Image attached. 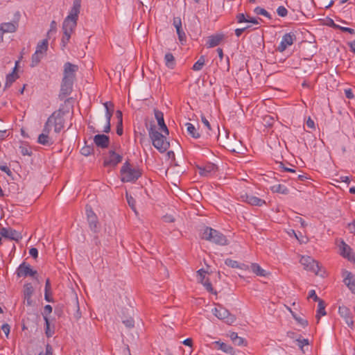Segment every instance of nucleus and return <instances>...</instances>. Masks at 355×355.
Segmentation results:
<instances>
[{
    "label": "nucleus",
    "mask_w": 355,
    "mask_h": 355,
    "mask_svg": "<svg viewBox=\"0 0 355 355\" xmlns=\"http://www.w3.org/2000/svg\"><path fill=\"white\" fill-rule=\"evenodd\" d=\"M225 263L232 268H241L243 269V266L240 265V263L235 260L231 259H227L225 261Z\"/></svg>",
    "instance_id": "obj_37"
},
{
    "label": "nucleus",
    "mask_w": 355,
    "mask_h": 355,
    "mask_svg": "<svg viewBox=\"0 0 355 355\" xmlns=\"http://www.w3.org/2000/svg\"><path fill=\"white\" fill-rule=\"evenodd\" d=\"M215 344L216 345H218L219 349L223 351L224 352L231 353L232 351V347L226 343L220 341H216L215 342Z\"/></svg>",
    "instance_id": "obj_36"
},
{
    "label": "nucleus",
    "mask_w": 355,
    "mask_h": 355,
    "mask_svg": "<svg viewBox=\"0 0 355 355\" xmlns=\"http://www.w3.org/2000/svg\"><path fill=\"white\" fill-rule=\"evenodd\" d=\"M245 31V28H236L235 30V35L236 37H239L242 33Z\"/></svg>",
    "instance_id": "obj_64"
},
{
    "label": "nucleus",
    "mask_w": 355,
    "mask_h": 355,
    "mask_svg": "<svg viewBox=\"0 0 355 355\" xmlns=\"http://www.w3.org/2000/svg\"><path fill=\"white\" fill-rule=\"evenodd\" d=\"M123 132V123H118L116 127V134L118 135H122Z\"/></svg>",
    "instance_id": "obj_62"
},
{
    "label": "nucleus",
    "mask_w": 355,
    "mask_h": 355,
    "mask_svg": "<svg viewBox=\"0 0 355 355\" xmlns=\"http://www.w3.org/2000/svg\"><path fill=\"white\" fill-rule=\"evenodd\" d=\"M296 342L297 343L298 347L303 350V347L309 345V341L307 339H297Z\"/></svg>",
    "instance_id": "obj_47"
},
{
    "label": "nucleus",
    "mask_w": 355,
    "mask_h": 355,
    "mask_svg": "<svg viewBox=\"0 0 355 355\" xmlns=\"http://www.w3.org/2000/svg\"><path fill=\"white\" fill-rule=\"evenodd\" d=\"M164 62L169 69H173L175 66V61L173 55L171 53H167L164 56Z\"/></svg>",
    "instance_id": "obj_30"
},
{
    "label": "nucleus",
    "mask_w": 355,
    "mask_h": 355,
    "mask_svg": "<svg viewBox=\"0 0 355 355\" xmlns=\"http://www.w3.org/2000/svg\"><path fill=\"white\" fill-rule=\"evenodd\" d=\"M211 313L219 320L225 321L231 324L236 320V317L231 314L229 311L223 306L218 304L211 309Z\"/></svg>",
    "instance_id": "obj_6"
},
{
    "label": "nucleus",
    "mask_w": 355,
    "mask_h": 355,
    "mask_svg": "<svg viewBox=\"0 0 355 355\" xmlns=\"http://www.w3.org/2000/svg\"><path fill=\"white\" fill-rule=\"evenodd\" d=\"M121 180L123 182H133L141 175L138 167H132L128 162L123 164L121 171Z\"/></svg>",
    "instance_id": "obj_5"
},
{
    "label": "nucleus",
    "mask_w": 355,
    "mask_h": 355,
    "mask_svg": "<svg viewBox=\"0 0 355 355\" xmlns=\"http://www.w3.org/2000/svg\"><path fill=\"white\" fill-rule=\"evenodd\" d=\"M116 116L118 119V123H123V114L121 111L117 110L116 112Z\"/></svg>",
    "instance_id": "obj_61"
},
{
    "label": "nucleus",
    "mask_w": 355,
    "mask_h": 355,
    "mask_svg": "<svg viewBox=\"0 0 355 355\" xmlns=\"http://www.w3.org/2000/svg\"><path fill=\"white\" fill-rule=\"evenodd\" d=\"M122 155L114 150H110L104 158L103 164L107 167H114L122 161Z\"/></svg>",
    "instance_id": "obj_9"
},
{
    "label": "nucleus",
    "mask_w": 355,
    "mask_h": 355,
    "mask_svg": "<svg viewBox=\"0 0 355 355\" xmlns=\"http://www.w3.org/2000/svg\"><path fill=\"white\" fill-rule=\"evenodd\" d=\"M37 273V270H34L29 263L25 261L22 262L15 270V275L19 278H26L27 277L35 278Z\"/></svg>",
    "instance_id": "obj_7"
},
{
    "label": "nucleus",
    "mask_w": 355,
    "mask_h": 355,
    "mask_svg": "<svg viewBox=\"0 0 355 355\" xmlns=\"http://www.w3.org/2000/svg\"><path fill=\"white\" fill-rule=\"evenodd\" d=\"M154 114L155 117L157 121V124L159 126L160 130L162 131L166 135H168L169 134V132L164 122L163 112L159 110H155Z\"/></svg>",
    "instance_id": "obj_17"
},
{
    "label": "nucleus",
    "mask_w": 355,
    "mask_h": 355,
    "mask_svg": "<svg viewBox=\"0 0 355 355\" xmlns=\"http://www.w3.org/2000/svg\"><path fill=\"white\" fill-rule=\"evenodd\" d=\"M340 254L342 257L350 261H355V254L352 248L344 241H341L339 245Z\"/></svg>",
    "instance_id": "obj_16"
},
{
    "label": "nucleus",
    "mask_w": 355,
    "mask_h": 355,
    "mask_svg": "<svg viewBox=\"0 0 355 355\" xmlns=\"http://www.w3.org/2000/svg\"><path fill=\"white\" fill-rule=\"evenodd\" d=\"M18 64H19V61H16L15 66L13 68L12 71L6 76V83H5L6 87H9L17 78V76L16 74V70H17Z\"/></svg>",
    "instance_id": "obj_25"
},
{
    "label": "nucleus",
    "mask_w": 355,
    "mask_h": 355,
    "mask_svg": "<svg viewBox=\"0 0 355 355\" xmlns=\"http://www.w3.org/2000/svg\"><path fill=\"white\" fill-rule=\"evenodd\" d=\"M53 128L55 134H58L64 128V119L60 113L54 112L47 119L42 133L46 135H51V132Z\"/></svg>",
    "instance_id": "obj_2"
},
{
    "label": "nucleus",
    "mask_w": 355,
    "mask_h": 355,
    "mask_svg": "<svg viewBox=\"0 0 355 355\" xmlns=\"http://www.w3.org/2000/svg\"><path fill=\"white\" fill-rule=\"evenodd\" d=\"M182 343L184 345H187V346H189V347H191L192 346V343H193V340L191 338H188L185 340H183Z\"/></svg>",
    "instance_id": "obj_63"
},
{
    "label": "nucleus",
    "mask_w": 355,
    "mask_h": 355,
    "mask_svg": "<svg viewBox=\"0 0 355 355\" xmlns=\"http://www.w3.org/2000/svg\"><path fill=\"white\" fill-rule=\"evenodd\" d=\"M3 237L8 238L12 240H18L20 238L19 233L11 228L3 227L0 231Z\"/></svg>",
    "instance_id": "obj_22"
},
{
    "label": "nucleus",
    "mask_w": 355,
    "mask_h": 355,
    "mask_svg": "<svg viewBox=\"0 0 355 355\" xmlns=\"http://www.w3.org/2000/svg\"><path fill=\"white\" fill-rule=\"evenodd\" d=\"M318 304V309H317V313H316V318L318 319V322L320 320V318L321 316H324L327 314L325 311V304L324 301L320 300Z\"/></svg>",
    "instance_id": "obj_32"
},
{
    "label": "nucleus",
    "mask_w": 355,
    "mask_h": 355,
    "mask_svg": "<svg viewBox=\"0 0 355 355\" xmlns=\"http://www.w3.org/2000/svg\"><path fill=\"white\" fill-rule=\"evenodd\" d=\"M123 323L128 328H132L135 325V321L132 318L123 320Z\"/></svg>",
    "instance_id": "obj_50"
},
{
    "label": "nucleus",
    "mask_w": 355,
    "mask_h": 355,
    "mask_svg": "<svg viewBox=\"0 0 355 355\" xmlns=\"http://www.w3.org/2000/svg\"><path fill=\"white\" fill-rule=\"evenodd\" d=\"M78 70V67L71 62H66L64 64L63 80L74 82L76 73Z\"/></svg>",
    "instance_id": "obj_11"
},
{
    "label": "nucleus",
    "mask_w": 355,
    "mask_h": 355,
    "mask_svg": "<svg viewBox=\"0 0 355 355\" xmlns=\"http://www.w3.org/2000/svg\"><path fill=\"white\" fill-rule=\"evenodd\" d=\"M73 82L69 80H62L61 92L64 95H69L72 91Z\"/></svg>",
    "instance_id": "obj_26"
},
{
    "label": "nucleus",
    "mask_w": 355,
    "mask_h": 355,
    "mask_svg": "<svg viewBox=\"0 0 355 355\" xmlns=\"http://www.w3.org/2000/svg\"><path fill=\"white\" fill-rule=\"evenodd\" d=\"M201 122L203 124L204 128H206L207 134L209 135H211V134L210 132L211 131V124L209 122V121L205 118V116H201Z\"/></svg>",
    "instance_id": "obj_39"
},
{
    "label": "nucleus",
    "mask_w": 355,
    "mask_h": 355,
    "mask_svg": "<svg viewBox=\"0 0 355 355\" xmlns=\"http://www.w3.org/2000/svg\"><path fill=\"white\" fill-rule=\"evenodd\" d=\"M306 124L308 128L311 129H315V123L313 119H311V117H309L306 120Z\"/></svg>",
    "instance_id": "obj_58"
},
{
    "label": "nucleus",
    "mask_w": 355,
    "mask_h": 355,
    "mask_svg": "<svg viewBox=\"0 0 355 355\" xmlns=\"http://www.w3.org/2000/svg\"><path fill=\"white\" fill-rule=\"evenodd\" d=\"M254 12L257 15H263L269 19H271L272 18L270 13H269L266 9L261 8L259 6L256 7L254 10Z\"/></svg>",
    "instance_id": "obj_35"
},
{
    "label": "nucleus",
    "mask_w": 355,
    "mask_h": 355,
    "mask_svg": "<svg viewBox=\"0 0 355 355\" xmlns=\"http://www.w3.org/2000/svg\"><path fill=\"white\" fill-rule=\"evenodd\" d=\"M86 214L91 230L96 232L98 220L95 213L92 211L91 208H87Z\"/></svg>",
    "instance_id": "obj_19"
},
{
    "label": "nucleus",
    "mask_w": 355,
    "mask_h": 355,
    "mask_svg": "<svg viewBox=\"0 0 355 355\" xmlns=\"http://www.w3.org/2000/svg\"><path fill=\"white\" fill-rule=\"evenodd\" d=\"M94 142L97 147L105 148L110 143V138L105 135H96L94 137Z\"/></svg>",
    "instance_id": "obj_20"
},
{
    "label": "nucleus",
    "mask_w": 355,
    "mask_h": 355,
    "mask_svg": "<svg viewBox=\"0 0 355 355\" xmlns=\"http://www.w3.org/2000/svg\"><path fill=\"white\" fill-rule=\"evenodd\" d=\"M20 153L24 156L31 155V151L30 149L25 146H20Z\"/></svg>",
    "instance_id": "obj_55"
},
{
    "label": "nucleus",
    "mask_w": 355,
    "mask_h": 355,
    "mask_svg": "<svg viewBox=\"0 0 355 355\" xmlns=\"http://www.w3.org/2000/svg\"><path fill=\"white\" fill-rule=\"evenodd\" d=\"M34 292V288L31 283H26L23 288V295L24 300L26 302L28 306L32 304V295Z\"/></svg>",
    "instance_id": "obj_18"
},
{
    "label": "nucleus",
    "mask_w": 355,
    "mask_h": 355,
    "mask_svg": "<svg viewBox=\"0 0 355 355\" xmlns=\"http://www.w3.org/2000/svg\"><path fill=\"white\" fill-rule=\"evenodd\" d=\"M201 284L205 286L206 290L210 293H212L214 289L212 287V285L211 282L209 281V279H206L205 281L201 280Z\"/></svg>",
    "instance_id": "obj_44"
},
{
    "label": "nucleus",
    "mask_w": 355,
    "mask_h": 355,
    "mask_svg": "<svg viewBox=\"0 0 355 355\" xmlns=\"http://www.w3.org/2000/svg\"><path fill=\"white\" fill-rule=\"evenodd\" d=\"M251 270L259 277H267L269 273L263 269L258 263H253L250 266Z\"/></svg>",
    "instance_id": "obj_27"
},
{
    "label": "nucleus",
    "mask_w": 355,
    "mask_h": 355,
    "mask_svg": "<svg viewBox=\"0 0 355 355\" xmlns=\"http://www.w3.org/2000/svg\"><path fill=\"white\" fill-rule=\"evenodd\" d=\"M205 63V58L204 55H201L200 58L194 63L192 67V69L195 71H200Z\"/></svg>",
    "instance_id": "obj_34"
},
{
    "label": "nucleus",
    "mask_w": 355,
    "mask_h": 355,
    "mask_svg": "<svg viewBox=\"0 0 355 355\" xmlns=\"http://www.w3.org/2000/svg\"><path fill=\"white\" fill-rule=\"evenodd\" d=\"M18 21L15 20L11 22H4L0 24V31L3 33H14L18 27Z\"/></svg>",
    "instance_id": "obj_21"
},
{
    "label": "nucleus",
    "mask_w": 355,
    "mask_h": 355,
    "mask_svg": "<svg viewBox=\"0 0 355 355\" xmlns=\"http://www.w3.org/2000/svg\"><path fill=\"white\" fill-rule=\"evenodd\" d=\"M214 165L208 166L203 168H200V173L202 175L207 176V175H208V174H209L214 170Z\"/></svg>",
    "instance_id": "obj_41"
},
{
    "label": "nucleus",
    "mask_w": 355,
    "mask_h": 355,
    "mask_svg": "<svg viewBox=\"0 0 355 355\" xmlns=\"http://www.w3.org/2000/svg\"><path fill=\"white\" fill-rule=\"evenodd\" d=\"M103 105L105 109V116L106 119V124L104 126L103 132L108 133L110 131V121L113 114L114 105L112 103L107 101L103 103Z\"/></svg>",
    "instance_id": "obj_14"
},
{
    "label": "nucleus",
    "mask_w": 355,
    "mask_h": 355,
    "mask_svg": "<svg viewBox=\"0 0 355 355\" xmlns=\"http://www.w3.org/2000/svg\"><path fill=\"white\" fill-rule=\"evenodd\" d=\"M44 55L39 54L37 52H35L32 55L31 59V67L36 66L42 60Z\"/></svg>",
    "instance_id": "obj_38"
},
{
    "label": "nucleus",
    "mask_w": 355,
    "mask_h": 355,
    "mask_svg": "<svg viewBox=\"0 0 355 355\" xmlns=\"http://www.w3.org/2000/svg\"><path fill=\"white\" fill-rule=\"evenodd\" d=\"M206 274H207V271L205 270L204 269H200L197 271V276H198V278L199 279V282L201 283V280L202 279L203 281H205L206 279H205V276H206Z\"/></svg>",
    "instance_id": "obj_46"
},
{
    "label": "nucleus",
    "mask_w": 355,
    "mask_h": 355,
    "mask_svg": "<svg viewBox=\"0 0 355 355\" xmlns=\"http://www.w3.org/2000/svg\"><path fill=\"white\" fill-rule=\"evenodd\" d=\"M81 7V0H73V6L71 8L68 15L64 18L62 23L63 36L61 40V46L65 47L69 43L72 33L76 26L78 15Z\"/></svg>",
    "instance_id": "obj_1"
},
{
    "label": "nucleus",
    "mask_w": 355,
    "mask_h": 355,
    "mask_svg": "<svg viewBox=\"0 0 355 355\" xmlns=\"http://www.w3.org/2000/svg\"><path fill=\"white\" fill-rule=\"evenodd\" d=\"M344 92H345V96L347 98L352 99V98H354V95L353 94V92H352V89H350V88L345 89Z\"/></svg>",
    "instance_id": "obj_56"
},
{
    "label": "nucleus",
    "mask_w": 355,
    "mask_h": 355,
    "mask_svg": "<svg viewBox=\"0 0 355 355\" xmlns=\"http://www.w3.org/2000/svg\"><path fill=\"white\" fill-rule=\"evenodd\" d=\"M240 200L241 202H246L252 206L262 207L266 204L264 200L248 193L241 194Z\"/></svg>",
    "instance_id": "obj_12"
},
{
    "label": "nucleus",
    "mask_w": 355,
    "mask_h": 355,
    "mask_svg": "<svg viewBox=\"0 0 355 355\" xmlns=\"http://www.w3.org/2000/svg\"><path fill=\"white\" fill-rule=\"evenodd\" d=\"M185 125L187 127V132L193 138L198 139V138H199L200 137L199 132H198V130H196V128H195V126L192 123H187Z\"/></svg>",
    "instance_id": "obj_31"
},
{
    "label": "nucleus",
    "mask_w": 355,
    "mask_h": 355,
    "mask_svg": "<svg viewBox=\"0 0 355 355\" xmlns=\"http://www.w3.org/2000/svg\"><path fill=\"white\" fill-rule=\"evenodd\" d=\"M0 170L4 173H6L8 175H11L12 172L10 168L7 166L6 163H0Z\"/></svg>",
    "instance_id": "obj_45"
},
{
    "label": "nucleus",
    "mask_w": 355,
    "mask_h": 355,
    "mask_svg": "<svg viewBox=\"0 0 355 355\" xmlns=\"http://www.w3.org/2000/svg\"><path fill=\"white\" fill-rule=\"evenodd\" d=\"M176 32H177L180 42L182 44H183V42H186L187 37H186V34H185L184 31H183V29L182 28H180L176 30Z\"/></svg>",
    "instance_id": "obj_42"
},
{
    "label": "nucleus",
    "mask_w": 355,
    "mask_h": 355,
    "mask_svg": "<svg viewBox=\"0 0 355 355\" xmlns=\"http://www.w3.org/2000/svg\"><path fill=\"white\" fill-rule=\"evenodd\" d=\"M296 40V35L293 32H289L282 36V40L277 46V51L284 52L288 46H291Z\"/></svg>",
    "instance_id": "obj_10"
},
{
    "label": "nucleus",
    "mask_w": 355,
    "mask_h": 355,
    "mask_svg": "<svg viewBox=\"0 0 355 355\" xmlns=\"http://www.w3.org/2000/svg\"><path fill=\"white\" fill-rule=\"evenodd\" d=\"M202 238L219 245H226L229 243L223 234L211 227H207L203 230Z\"/></svg>",
    "instance_id": "obj_4"
},
{
    "label": "nucleus",
    "mask_w": 355,
    "mask_h": 355,
    "mask_svg": "<svg viewBox=\"0 0 355 355\" xmlns=\"http://www.w3.org/2000/svg\"><path fill=\"white\" fill-rule=\"evenodd\" d=\"M300 263L304 266L306 270L312 272L315 275L319 274L320 266L318 261L311 257L303 255L300 259Z\"/></svg>",
    "instance_id": "obj_8"
},
{
    "label": "nucleus",
    "mask_w": 355,
    "mask_h": 355,
    "mask_svg": "<svg viewBox=\"0 0 355 355\" xmlns=\"http://www.w3.org/2000/svg\"><path fill=\"white\" fill-rule=\"evenodd\" d=\"M237 22L241 24L243 22H247L248 18L245 17L243 13H239L236 15Z\"/></svg>",
    "instance_id": "obj_53"
},
{
    "label": "nucleus",
    "mask_w": 355,
    "mask_h": 355,
    "mask_svg": "<svg viewBox=\"0 0 355 355\" xmlns=\"http://www.w3.org/2000/svg\"><path fill=\"white\" fill-rule=\"evenodd\" d=\"M29 254L33 258H37L38 256V250L35 248H32L29 250Z\"/></svg>",
    "instance_id": "obj_59"
},
{
    "label": "nucleus",
    "mask_w": 355,
    "mask_h": 355,
    "mask_svg": "<svg viewBox=\"0 0 355 355\" xmlns=\"http://www.w3.org/2000/svg\"><path fill=\"white\" fill-rule=\"evenodd\" d=\"M44 321H45V333H46V335L47 337H51L53 334H54V331L51 330L50 329V323H49V318L46 316H44Z\"/></svg>",
    "instance_id": "obj_40"
},
{
    "label": "nucleus",
    "mask_w": 355,
    "mask_h": 355,
    "mask_svg": "<svg viewBox=\"0 0 355 355\" xmlns=\"http://www.w3.org/2000/svg\"><path fill=\"white\" fill-rule=\"evenodd\" d=\"M38 355H53L52 347L49 344H47L46 345L45 352H42L39 353Z\"/></svg>",
    "instance_id": "obj_48"
},
{
    "label": "nucleus",
    "mask_w": 355,
    "mask_h": 355,
    "mask_svg": "<svg viewBox=\"0 0 355 355\" xmlns=\"http://www.w3.org/2000/svg\"><path fill=\"white\" fill-rule=\"evenodd\" d=\"M270 191L272 193H277L281 194H288V188L282 184H275L270 187Z\"/></svg>",
    "instance_id": "obj_29"
},
{
    "label": "nucleus",
    "mask_w": 355,
    "mask_h": 355,
    "mask_svg": "<svg viewBox=\"0 0 355 355\" xmlns=\"http://www.w3.org/2000/svg\"><path fill=\"white\" fill-rule=\"evenodd\" d=\"M148 135L152 140L153 146L159 152H165L169 147V142L167 141L165 134L163 135L155 128L150 127L148 129Z\"/></svg>",
    "instance_id": "obj_3"
},
{
    "label": "nucleus",
    "mask_w": 355,
    "mask_h": 355,
    "mask_svg": "<svg viewBox=\"0 0 355 355\" xmlns=\"http://www.w3.org/2000/svg\"><path fill=\"white\" fill-rule=\"evenodd\" d=\"M54 141L55 139L53 135H46L41 133L37 138V143L43 146H51Z\"/></svg>",
    "instance_id": "obj_24"
},
{
    "label": "nucleus",
    "mask_w": 355,
    "mask_h": 355,
    "mask_svg": "<svg viewBox=\"0 0 355 355\" xmlns=\"http://www.w3.org/2000/svg\"><path fill=\"white\" fill-rule=\"evenodd\" d=\"M347 228L350 233L355 234V220L349 223Z\"/></svg>",
    "instance_id": "obj_60"
},
{
    "label": "nucleus",
    "mask_w": 355,
    "mask_h": 355,
    "mask_svg": "<svg viewBox=\"0 0 355 355\" xmlns=\"http://www.w3.org/2000/svg\"><path fill=\"white\" fill-rule=\"evenodd\" d=\"M49 42L47 39H44L39 42L36 46L35 52L44 55L48 50Z\"/></svg>",
    "instance_id": "obj_28"
},
{
    "label": "nucleus",
    "mask_w": 355,
    "mask_h": 355,
    "mask_svg": "<svg viewBox=\"0 0 355 355\" xmlns=\"http://www.w3.org/2000/svg\"><path fill=\"white\" fill-rule=\"evenodd\" d=\"M126 199L129 206L134 209L135 205V200L130 195L126 193Z\"/></svg>",
    "instance_id": "obj_51"
},
{
    "label": "nucleus",
    "mask_w": 355,
    "mask_h": 355,
    "mask_svg": "<svg viewBox=\"0 0 355 355\" xmlns=\"http://www.w3.org/2000/svg\"><path fill=\"white\" fill-rule=\"evenodd\" d=\"M277 13L279 17H285L288 15V10L284 6H280L277 8Z\"/></svg>",
    "instance_id": "obj_43"
},
{
    "label": "nucleus",
    "mask_w": 355,
    "mask_h": 355,
    "mask_svg": "<svg viewBox=\"0 0 355 355\" xmlns=\"http://www.w3.org/2000/svg\"><path fill=\"white\" fill-rule=\"evenodd\" d=\"M229 336L234 345L241 346L244 344V339L239 336L237 333L230 332Z\"/></svg>",
    "instance_id": "obj_33"
},
{
    "label": "nucleus",
    "mask_w": 355,
    "mask_h": 355,
    "mask_svg": "<svg viewBox=\"0 0 355 355\" xmlns=\"http://www.w3.org/2000/svg\"><path fill=\"white\" fill-rule=\"evenodd\" d=\"M52 312V306L49 304H47L44 308L43 318L44 316L48 318V315Z\"/></svg>",
    "instance_id": "obj_54"
},
{
    "label": "nucleus",
    "mask_w": 355,
    "mask_h": 355,
    "mask_svg": "<svg viewBox=\"0 0 355 355\" xmlns=\"http://www.w3.org/2000/svg\"><path fill=\"white\" fill-rule=\"evenodd\" d=\"M309 298L313 299L315 302L321 300L316 295L315 290H311L309 292Z\"/></svg>",
    "instance_id": "obj_52"
},
{
    "label": "nucleus",
    "mask_w": 355,
    "mask_h": 355,
    "mask_svg": "<svg viewBox=\"0 0 355 355\" xmlns=\"http://www.w3.org/2000/svg\"><path fill=\"white\" fill-rule=\"evenodd\" d=\"M342 277L344 284L355 295V275L348 270H343L342 271Z\"/></svg>",
    "instance_id": "obj_13"
},
{
    "label": "nucleus",
    "mask_w": 355,
    "mask_h": 355,
    "mask_svg": "<svg viewBox=\"0 0 355 355\" xmlns=\"http://www.w3.org/2000/svg\"><path fill=\"white\" fill-rule=\"evenodd\" d=\"M1 329L5 334L6 336L8 338L10 330V326L8 324H3L1 327Z\"/></svg>",
    "instance_id": "obj_57"
},
{
    "label": "nucleus",
    "mask_w": 355,
    "mask_h": 355,
    "mask_svg": "<svg viewBox=\"0 0 355 355\" xmlns=\"http://www.w3.org/2000/svg\"><path fill=\"white\" fill-rule=\"evenodd\" d=\"M224 36L223 34H216L209 36L207 39L206 46L207 48H213L218 46L223 40Z\"/></svg>",
    "instance_id": "obj_23"
},
{
    "label": "nucleus",
    "mask_w": 355,
    "mask_h": 355,
    "mask_svg": "<svg viewBox=\"0 0 355 355\" xmlns=\"http://www.w3.org/2000/svg\"><path fill=\"white\" fill-rule=\"evenodd\" d=\"M173 25L175 26V29H178L182 28V20L179 17H174L173 20Z\"/></svg>",
    "instance_id": "obj_49"
},
{
    "label": "nucleus",
    "mask_w": 355,
    "mask_h": 355,
    "mask_svg": "<svg viewBox=\"0 0 355 355\" xmlns=\"http://www.w3.org/2000/svg\"><path fill=\"white\" fill-rule=\"evenodd\" d=\"M338 313L343 318L348 327H354L353 315L350 309L345 306H341L338 308Z\"/></svg>",
    "instance_id": "obj_15"
}]
</instances>
